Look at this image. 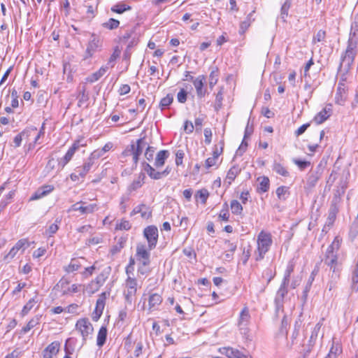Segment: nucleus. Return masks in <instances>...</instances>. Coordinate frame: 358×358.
<instances>
[{
  "instance_id": "nucleus-49",
  "label": "nucleus",
  "mask_w": 358,
  "mask_h": 358,
  "mask_svg": "<svg viewBox=\"0 0 358 358\" xmlns=\"http://www.w3.org/2000/svg\"><path fill=\"white\" fill-rule=\"evenodd\" d=\"M139 42V34L134 35L132 38L129 39L127 44L126 54H130L132 48L137 45Z\"/></svg>"
},
{
  "instance_id": "nucleus-32",
  "label": "nucleus",
  "mask_w": 358,
  "mask_h": 358,
  "mask_svg": "<svg viewBox=\"0 0 358 358\" xmlns=\"http://www.w3.org/2000/svg\"><path fill=\"white\" fill-rule=\"evenodd\" d=\"M241 169L238 166L234 165L228 171L226 181L231 185V182L234 181L236 177L240 173Z\"/></svg>"
},
{
  "instance_id": "nucleus-11",
  "label": "nucleus",
  "mask_w": 358,
  "mask_h": 358,
  "mask_svg": "<svg viewBox=\"0 0 358 358\" xmlns=\"http://www.w3.org/2000/svg\"><path fill=\"white\" fill-rule=\"evenodd\" d=\"M344 79H342L338 84L336 90V93L335 95V102L336 103L343 106L347 100V91L348 89L345 84L343 83Z\"/></svg>"
},
{
  "instance_id": "nucleus-26",
  "label": "nucleus",
  "mask_w": 358,
  "mask_h": 358,
  "mask_svg": "<svg viewBox=\"0 0 358 358\" xmlns=\"http://www.w3.org/2000/svg\"><path fill=\"white\" fill-rule=\"evenodd\" d=\"M143 170L148 173V175L154 180H159L160 177V171H157L152 166H150L148 163L144 162L143 163Z\"/></svg>"
},
{
  "instance_id": "nucleus-58",
  "label": "nucleus",
  "mask_w": 358,
  "mask_h": 358,
  "mask_svg": "<svg viewBox=\"0 0 358 358\" xmlns=\"http://www.w3.org/2000/svg\"><path fill=\"white\" fill-rule=\"evenodd\" d=\"M293 162L297 165L301 170H304L310 166V162L306 160H301L298 159H294Z\"/></svg>"
},
{
  "instance_id": "nucleus-18",
  "label": "nucleus",
  "mask_w": 358,
  "mask_h": 358,
  "mask_svg": "<svg viewBox=\"0 0 358 358\" xmlns=\"http://www.w3.org/2000/svg\"><path fill=\"white\" fill-rule=\"evenodd\" d=\"M105 306V299L99 298L96 301V308L92 315V318L94 321H98L102 315Z\"/></svg>"
},
{
  "instance_id": "nucleus-60",
  "label": "nucleus",
  "mask_w": 358,
  "mask_h": 358,
  "mask_svg": "<svg viewBox=\"0 0 358 358\" xmlns=\"http://www.w3.org/2000/svg\"><path fill=\"white\" fill-rule=\"evenodd\" d=\"M222 100H223V94H222V92L220 90L217 93L216 97H215V110L218 111L222 108Z\"/></svg>"
},
{
  "instance_id": "nucleus-59",
  "label": "nucleus",
  "mask_w": 358,
  "mask_h": 358,
  "mask_svg": "<svg viewBox=\"0 0 358 358\" xmlns=\"http://www.w3.org/2000/svg\"><path fill=\"white\" fill-rule=\"evenodd\" d=\"M56 166L58 167V169H62L60 165V159H55L54 158H51L48 160V163L46 164V169H54L56 168Z\"/></svg>"
},
{
  "instance_id": "nucleus-29",
  "label": "nucleus",
  "mask_w": 358,
  "mask_h": 358,
  "mask_svg": "<svg viewBox=\"0 0 358 358\" xmlns=\"http://www.w3.org/2000/svg\"><path fill=\"white\" fill-rule=\"evenodd\" d=\"M289 188L287 186H280L276 189V195L280 201H285L290 194Z\"/></svg>"
},
{
  "instance_id": "nucleus-51",
  "label": "nucleus",
  "mask_w": 358,
  "mask_h": 358,
  "mask_svg": "<svg viewBox=\"0 0 358 358\" xmlns=\"http://www.w3.org/2000/svg\"><path fill=\"white\" fill-rule=\"evenodd\" d=\"M294 264L292 262H289L284 273L283 279L282 280V282L289 283L290 276L294 271Z\"/></svg>"
},
{
  "instance_id": "nucleus-23",
  "label": "nucleus",
  "mask_w": 358,
  "mask_h": 358,
  "mask_svg": "<svg viewBox=\"0 0 358 358\" xmlns=\"http://www.w3.org/2000/svg\"><path fill=\"white\" fill-rule=\"evenodd\" d=\"M341 244V239L336 236L332 243L328 246L325 256H331V255H337Z\"/></svg>"
},
{
  "instance_id": "nucleus-57",
  "label": "nucleus",
  "mask_w": 358,
  "mask_h": 358,
  "mask_svg": "<svg viewBox=\"0 0 358 358\" xmlns=\"http://www.w3.org/2000/svg\"><path fill=\"white\" fill-rule=\"evenodd\" d=\"M149 265H143V264H139L138 265V274L141 275H148L151 269L148 267Z\"/></svg>"
},
{
  "instance_id": "nucleus-19",
  "label": "nucleus",
  "mask_w": 358,
  "mask_h": 358,
  "mask_svg": "<svg viewBox=\"0 0 358 358\" xmlns=\"http://www.w3.org/2000/svg\"><path fill=\"white\" fill-rule=\"evenodd\" d=\"M331 111V105L326 106L315 116L314 121L318 124L323 123L329 117Z\"/></svg>"
},
{
  "instance_id": "nucleus-14",
  "label": "nucleus",
  "mask_w": 358,
  "mask_h": 358,
  "mask_svg": "<svg viewBox=\"0 0 358 358\" xmlns=\"http://www.w3.org/2000/svg\"><path fill=\"white\" fill-rule=\"evenodd\" d=\"M85 261V259L83 257L73 258L67 266H64V270L67 273L78 271L81 268Z\"/></svg>"
},
{
  "instance_id": "nucleus-46",
  "label": "nucleus",
  "mask_w": 358,
  "mask_h": 358,
  "mask_svg": "<svg viewBox=\"0 0 358 358\" xmlns=\"http://www.w3.org/2000/svg\"><path fill=\"white\" fill-rule=\"evenodd\" d=\"M315 280V273L313 271L308 278V280L307 282V284L304 288V290L303 292V300L306 301L308 296V293L309 292L311 285L313 284V282Z\"/></svg>"
},
{
  "instance_id": "nucleus-41",
  "label": "nucleus",
  "mask_w": 358,
  "mask_h": 358,
  "mask_svg": "<svg viewBox=\"0 0 358 358\" xmlns=\"http://www.w3.org/2000/svg\"><path fill=\"white\" fill-rule=\"evenodd\" d=\"M101 25L106 29L113 30L119 27L120 21L114 18H110L108 21L102 23Z\"/></svg>"
},
{
  "instance_id": "nucleus-61",
  "label": "nucleus",
  "mask_w": 358,
  "mask_h": 358,
  "mask_svg": "<svg viewBox=\"0 0 358 358\" xmlns=\"http://www.w3.org/2000/svg\"><path fill=\"white\" fill-rule=\"evenodd\" d=\"M89 99L88 94L85 93V90L83 88L82 92H80L78 95V106H81L83 104L85 103Z\"/></svg>"
},
{
  "instance_id": "nucleus-24",
  "label": "nucleus",
  "mask_w": 358,
  "mask_h": 358,
  "mask_svg": "<svg viewBox=\"0 0 358 358\" xmlns=\"http://www.w3.org/2000/svg\"><path fill=\"white\" fill-rule=\"evenodd\" d=\"M69 280L65 278H62V279L59 281V282L54 287L50 295H52L55 292L56 294L57 292H60L62 295L64 294V289H67L69 287Z\"/></svg>"
},
{
  "instance_id": "nucleus-6",
  "label": "nucleus",
  "mask_w": 358,
  "mask_h": 358,
  "mask_svg": "<svg viewBox=\"0 0 358 358\" xmlns=\"http://www.w3.org/2000/svg\"><path fill=\"white\" fill-rule=\"evenodd\" d=\"M143 236L147 240L150 250L155 248L158 241V229L154 225H150L143 230Z\"/></svg>"
},
{
  "instance_id": "nucleus-38",
  "label": "nucleus",
  "mask_w": 358,
  "mask_h": 358,
  "mask_svg": "<svg viewBox=\"0 0 358 358\" xmlns=\"http://www.w3.org/2000/svg\"><path fill=\"white\" fill-rule=\"evenodd\" d=\"M321 176L320 171L310 173L307 178V185L309 187H313L316 185L318 180Z\"/></svg>"
},
{
  "instance_id": "nucleus-20",
  "label": "nucleus",
  "mask_w": 358,
  "mask_h": 358,
  "mask_svg": "<svg viewBox=\"0 0 358 358\" xmlns=\"http://www.w3.org/2000/svg\"><path fill=\"white\" fill-rule=\"evenodd\" d=\"M169 157V152L168 150H162L158 152L154 163L155 166L157 168L163 166Z\"/></svg>"
},
{
  "instance_id": "nucleus-5",
  "label": "nucleus",
  "mask_w": 358,
  "mask_h": 358,
  "mask_svg": "<svg viewBox=\"0 0 358 358\" xmlns=\"http://www.w3.org/2000/svg\"><path fill=\"white\" fill-rule=\"evenodd\" d=\"M151 250L144 243H137L135 257L138 263L143 264V265H150Z\"/></svg>"
},
{
  "instance_id": "nucleus-12",
  "label": "nucleus",
  "mask_w": 358,
  "mask_h": 358,
  "mask_svg": "<svg viewBox=\"0 0 358 358\" xmlns=\"http://www.w3.org/2000/svg\"><path fill=\"white\" fill-rule=\"evenodd\" d=\"M85 203V202L83 201L77 202L71 206L70 210L73 211H80L82 215H84L92 213L98 208L96 203H90L87 206H83L82 204Z\"/></svg>"
},
{
  "instance_id": "nucleus-50",
  "label": "nucleus",
  "mask_w": 358,
  "mask_h": 358,
  "mask_svg": "<svg viewBox=\"0 0 358 358\" xmlns=\"http://www.w3.org/2000/svg\"><path fill=\"white\" fill-rule=\"evenodd\" d=\"M338 255H331V256H325L324 263L327 266H334L338 264Z\"/></svg>"
},
{
  "instance_id": "nucleus-13",
  "label": "nucleus",
  "mask_w": 358,
  "mask_h": 358,
  "mask_svg": "<svg viewBox=\"0 0 358 358\" xmlns=\"http://www.w3.org/2000/svg\"><path fill=\"white\" fill-rule=\"evenodd\" d=\"M101 47V41L94 35H92V39L89 41L85 51V59L91 57L96 51Z\"/></svg>"
},
{
  "instance_id": "nucleus-43",
  "label": "nucleus",
  "mask_w": 358,
  "mask_h": 358,
  "mask_svg": "<svg viewBox=\"0 0 358 358\" xmlns=\"http://www.w3.org/2000/svg\"><path fill=\"white\" fill-rule=\"evenodd\" d=\"M352 289L355 291L358 290V261L352 273Z\"/></svg>"
},
{
  "instance_id": "nucleus-53",
  "label": "nucleus",
  "mask_w": 358,
  "mask_h": 358,
  "mask_svg": "<svg viewBox=\"0 0 358 358\" xmlns=\"http://www.w3.org/2000/svg\"><path fill=\"white\" fill-rule=\"evenodd\" d=\"M208 196H209L208 191L206 189H202L198 190L196 192L195 197L196 199L199 198L201 200V203L203 204H205L208 198Z\"/></svg>"
},
{
  "instance_id": "nucleus-55",
  "label": "nucleus",
  "mask_w": 358,
  "mask_h": 358,
  "mask_svg": "<svg viewBox=\"0 0 358 358\" xmlns=\"http://www.w3.org/2000/svg\"><path fill=\"white\" fill-rule=\"evenodd\" d=\"M87 145V141L83 136L79 137L77 140H76L71 148H74V150L77 151L80 148L85 147Z\"/></svg>"
},
{
  "instance_id": "nucleus-54",
  "label": "nucleus",
  "mask_w": 358,
  "mask_h": 358,
  "mask_svg": "<svg viewBox=\"0 0 358 358\" xmlns=\"http://www.w3.org/2000/svg\"><path fill=\"white\" fill-rule=\"evenodd\" d=\"M218 80V69L215 68V69L213 70L209 76V86L210 88H213L214 85H216Z\"/></svg>"
},
{
  "instance_id": "nucleus-8",
  "label": "nucleus",
  "mask_w": 358,
  "mask_h": 358,
  "mask_svg": "<svg viewBox=\"0 0 358 358\" xmlns=\"http://www.w3.org/2000/svg\"><path fill=\"white\" fill-rule=\"evenodd\" d=\"M289 285L288 282H282L280 284L279 289L277 291L275 297V310L278 313L280 310H283V303L284 298L288 293L287 287Z\"/></svg>"
},
{
  "instance_id": "nucleus-47",
  "label": "nucleus",
  "mask_w": 358,
  "mask_h": 358,
  "mask_svg": "<svg viewBox=\"0 0 358 358\" xmlns=\"http://www.w3.org/2000/svg\"><path fill=\"white\" fill-rule=\"evenodd\" d=\"M230 206L232 213L236 215H240L242 213L243 206L237 200H232L231 201Z\"/></svg>"
},
{
  "instance_id": "nucleus-31",
  "label": "nucleus",
  "mask_w": 358,
  "mask_h": 358,
  "mask_svg": "<svg viewBox=\"0 0 358 358\" xmlns=\"http://www.w3.org/2000/svg\"><path fill=\"white\" fill-rule=\"evenodd\" d=\"M60 343L57 341L52 342L46 347V358H52L59 352Z\"/></svg>"
},
{
  "instance_id": "nucleus-62",
  "label": "nucleus",
  "mask_w": 358,
  "mask_h": 358,
  "mask_svg": "<svg viewBox=\"0 0 358 358\" xmlns=\"http://www.w3.org/2000/svg\"><path fill=\"white\" fill-rule=\"evenodd\" d=\"M38 318L31 320L26 326L22 329V332L26 334L38 324Z\"/></svg>"
},
{
  "instance_id": "nucleus-15",
  "label": "nucleus",
  "mask_w": 358,
  "mask_h": 358,
  "mask_svg": "<svg viewBox=\"0 0 358 358\" xmlns=\"http://www.w3.org/2000/svg\"><path fill=\"white\" fill-rule=\"evenodd\" d=\"M220 351L229 358H251L249 355L231 347L223 348Z\"/></svg>"
},
{
  "instance_id": "nucleus-56",
  "label": "nucleus",
  "mask_w": 358,
  "mask_h": 358,
  "mask_svg": "<svg viewBox=\"0 0 358 358\" xmlns=\"http://www.w3.org/2000/svg\"><path fill=\"white\" fill-rule=\"evenodd\" d=\"M357 235H358V222L355 220L350 226L349 236L352 239H354L357 237Z\"/></svg>"
},
{
  "instance_id": "nucleus-1",
  "label": "nucleus",
  "mask_w": 358,
  "mask_h": 358,
  "mask_svg": "<svg viewBox=\"0 0 358 358\" xmlns=\"http://www.w3.org/2000/svg\"><path fill=\"white\" fill-rule=\"evenodd\" d=\"M358 44V21L355 19L351 24L348 46L341 56L339 65L341 71L348 72L353 64L357 54Z\"/></svg>"
},
{
  "instance_id": "nucleus-9",
  "label": "nucleus",
  "mask_w": 358,
  "mask_h": 358,
  "mask_svg": "<svg viewBox=\"0 0 358 358\" xmlns=\"http://www.w3.org/2000/svg\"><path fill=\"white\" fill-rule=\"evenodd\" d=\"M76 328L82 335L83 341H86L94 330L92 324L87 318L78 320L76 324Z\"/></svg>"
},
{
  "instance_id": "nucleus-7",
  "label": "nucleus",
  "mask_w": 358,
  "mask_h": 358,
  "mask_svg": "<svg viewBox=\"0 0 358 358\" xmlns=\"http://www.w3.org/2000/svg\"><path fill=\"white\" fill-rule=\"evenodd\" d=\"M125 286L127 290L124 292V299L126 302L131 305L137 292V280L129 275L126 280Z\"/></svg>"
},
{
  "instance_id": "nucleus-30",
  "label": "nucleus",
  "mask_w": 358,
  "mask_h": 358,
  "mask_svg": "<svg viewBox=\"0 0 358 358\" xmlns=\"http://www.w3.org/2000/svg\"><path fill=\"white\" fill-rule=\"evenodd\" d=\"M138 34L136 31L135 27L128 29L121 36H120V43L122 44H126L129 39L132 38L133 36H134V35Z\"/></svg>"
},
{
  "instance_id": "nucleus-4",
  "label": "nucleus",
  "mask_w": 358,
  "mask_h": 358,
  "mask_svg": "<svg viewBox=\"0 0 358 358\" xmlns=\"http://www.w3.org/2000/svg\"><path fill=\"white\" fill-rule=\"evenodd\" d=\"M30 246V242L27 238L20 239L10 251L4 255L3 261L10 263L15 257H18L23 254L26 249Z\"/></svg>"
},
{
  "instance_id": "nucleus-63",
  "label": "nucleus",
  "mask_w": 358,
  "mask_h": 358,
  "mask_svg": "<svg viewBox=\"0 0 358 358\" xmlns=\"http://www.w3.org/2000/svg\"><path fill=\"white\" fill-rule=\"evenodd\" d=\"M187 98V93L183 88L180 89L177 94V100L179 103H184L186 102Z\"/></svg>"
},
{
  "instance_id": "nucleus-39",
  "label": "nucleus",
  "mask_w": 358,
  "mask_h": 358,
  "mask_svg": "<svg viewBox=\"0 0 358 358\" xmlns=\"http://www.w3.org/2000/svg\"><path fill=\"white\" fill-rule=\"evenodd\" d=\"M250 316L249 313V310L248 308L245 307L240 314V320L238 324L242 328V327L246 326L248 322L249 321Z\"/></svg>"
},
{
  "instance_id": "nucleus-36",
  "label": "nucleus",
  "mask_w": 358,
  "mask_h": 358,
  "mask_svg": "<svg viewBox=\"0 0 358 358\" xmlns=\"http://www.w3.org/2000/svg\"><path fill=\"white\" fill-rule=\"evenodd\" d=\"M76 151L74 150V148H69L65 155L60 159V165L62 168H64L72 159Z\"/></svg>"
},
{
  "instance_id": "nucleus-2",
  "label": "nucleus",
  "mask_w": 358,
  "mask_h": 358,
  "mask_svg": "<svg viewBox=\"0 0 358 358\" xmlns=\"http://www.w3.org/2000/svg\"><path fill=\"white\" fill-rule=\"evenodd\" d=\"M273 244L272 235L270 232L261 231L257 238V250L255 251V260L261 261L269 251Z\"/></svg>"
},
{
  "instance_id": "nucleus-16",
  "label": "nucleus",
  "mask_w": 358,
  "mask_h": 358,
  "mask_svg": "<svg viewBox=\"0 0 358 358\" xmlns=\"http://www.w3.org/2000/svg\"><path fill=\"white\" fill-rule=\"evenodd\" d=\"M147 145L144 138L137 140L136 144L134 143V163L136 166L138 162L139 156L142 154L144 147Z\"/></svg>"
},
{
  "instance_id": "nucleus-64",
  "label": "nucleus",
  "mask_w": 358,
  "mask_h": 358,
  "mask_svg": "<svg viewBox=\"0 0 358 358\" xmlns=\"http://www.w3.org/2000/svg\"><path fill=\"white\" fill-rule=\"evenodd\" d=\"M325 36H326L325 31L320 29L313 36V43H315L317 42H321L324 39Z\"/></svg>"
},
{
  "instance_id": "nucleus-45",
  "label": "nucleus",
  "mask_w": 358,
  "mask_h": 358,
  "mask_svg": "<svg viewBox=\"0 0 358 358\" xmlns=\"http://www.w3.org/2000/svg\"><path fill=\"white\" fill-rule=\"evenodd\" d=\"M273 170L278 174L287 177L289 176V172L287 169L280 163L275 162L273 166Z\"/></svg>"
},
{
  "instance_id": "nucleus-42",
  "label": "nucleus",
  "mask_w": 358,
  "mask_h": 358,
  "mask_svg": "<svg viewBox=\"0 0 358 358\" xmlns=\"http://www.w3.org/2000/svg\"><path fill=\"white\" fill-rule=\"evenodd\" d=\"M173 101V97L171 94H167L165 97L162 98L159 102V107L161 110L168 108Z\"/></svg>"
},
{
  "instance_id": "nucleus-33",
  "label": "nucleus",
  "mask_w": 358,
  "mask_h": 358,
  "mask_svg": "<svg viewBox=\"0 0 358 358\" xmlns=\"http://www.w3.org/2000/svg\"><path fill=\"white\" fill-rule=\"evenodd\" d=\"M107 338V329L106 327H101L98 332L96 345L99 347L103 346Z\"/></svg>"
},
{
  "instance_id": "nucleus-48",
  "label": "nucleus",
  "mask_w": 358,
  "mask_h": 358,
  "mask_svg": "<svg viewBox=\"0 0 358 358\" xmlns=\"http://www.w3.org/2000/svg\"><path fill=\"white\" fill-rule=\"evenodd\" d=\"M329 268V277L333 278L334 279L340 278V273L341 271V266L339 264L328 266Z\"/></svg>"
},
{
  "instance_id": "nucleus-10",
  "label": "nucleus",
  "mask_w": 358,
  "mask_h": 358,
  "mask_svg": "<svg viewBox=\"0 0 358 358\" xmlns=\"http://www.w3.org/2000/svg\"><path fill=\"white\" fill-rule=\"evenodd\" d=\"M206 80V78L204 75H200L196 78L193 76L189 78V81L192 82L196 92V95L199 99L204 97L207 92V90L203 88Z\"/></svg>"
},
{
  "instance_id": "nucleus-34",
  "label": "nucleus",
  "mask_w": 358,
  "mask_h": 358,
  "mask_svg": "<svg viewBox=\"0 0 358 358\" xmlns=\"http://www.w3.org/2000/svg\"><path fill=\"white\" fill-rule=\"evenodd\" d=\"M292 5V0H285L280 8V17L283 22H286L288 16V11Z\"/></svg>"
},
{
  "instance_id": "nucleus-25",
  "label": "nucleus",
  "mask_w": 358,
  "mask_h": 358,
  "mask_svg": "<svg viewBox=\"0 0 358 358\" xmlns=\"http://www.w3.org/2000/svg\"><path fill=\"white\" fill-rule=\"evenodd\" d=\"M94 163L92 162L91 159L87 158L86 162L83 164L82 166L77 167L76 169L78 172V174L80 176L81 178H84L85 176L87 175V173L90 171L92 169V165Z\"/></svg>"
},
{
  "instance_id": "nucleus-40",
  "label": "nucleus",
  "mask_w": 358,
  "mask_h": 358,
  "mask_svg": "<svg viewBox=\"0 0 358 358\" xmlns=\"http://www.w3.org/2000/svg\"><path fill=\"white\" fill-rule=\"evenodd\" d=\"M136 208L138 210V213H141L143 218L148 219L151 217L152 213L149 210V208L145 204L141 203L136 206Z\"/></svg>"
},
{
  "instance_id": "nucleus-44",
  "label": "nucleus",
  "mask_w": 358,
  "mask_h": 358,
  "mask_svg": "<svg viewBox=\"0 0 358 358\" xmlns=\"http://www.w3.org/2000/svg\"><path fill=\"white\" fill-rule=\"evenodd\" d=\"M45 196V185L41 186L29 199V201L41 199Z\"/></svg>"
},
{
  "instance_id": "nucleus-37",
  "label": "nucleus",
  "mask_w": 358,
  "mask_h": 358,
  "mask_svg": "<svg viewBox=\"0 0 358 358\" xmlns=\"http://www.w3.org/2000/svg\"><path fill=\"white\" fill-rule=\"evenodd\" d=\"M76 151L74 150V148H69L65 155L60 159V165L62 168H64L72 159Z\"/></svg>"
},
{
  "instance_id": "nucleus-22",
  "label": "nucleus",
  "mask_w": 358,
  "mask_h": 358,
  "mask_svg": "<svg viewBox=\"0 0 358 358\" xmlns=\"http://www.w3.org/2000/svg\"><path fill=\"white\" fill-rule=\"evenodd\" d=\"M341 244V239L336 236L332 243L328 246L325 256H331V255H337Z\"/></svg>"
},
{
  "instance_id": "nucleus-27",
  "label": "nucleus",
  "mask_w": 358,
  "mask_h": 358,
  "mask_svg": "<svg viewBox=\"0 0 358 358\" xmlns=\"http://www.w3.org/2000/svg\"><path fill=\"white\" fill-rule=\"evenodd\" d=\"M162 302V297L160 294L157 293L151 294L148 299L149 308H155L159 306Z\"/></svg>"
},
{
  "instance_id": "nucleus-21",
  "label": "nucleus",
  "mask_w": 358,
  "mask_h": 358,
  "mask_svg": "<svg viewBox=\"0 0 358 358\" xmlns=\"http://www.w3.org/2000/svg\"><path fill=\"white\" fill-rule=\"evenodd\" d=\"M145 178V176L144 173H141L137 178V179L134 180L127 187V191L129 193H131L132 192L136 191L140 187L143 186L144 184V180Z\"/></svg>"
},
{
  "instance_id": "nucleus-17",
  "label": "nucleus",
  "mask_w": 358,
  "mask_h": 358,
  "mask_svg": "<svg viewBox=\"0 0 358 358\" xmlns=\"http://www.w3.org/2000/svg\"><path fill=\"white\" fill-rule=\"evenodd\" d=\"M258 186L257 187V192L262 194L267 192L270 188V180L267 176H259L257 179Z\"/></svg>"
},
{
  "instance_id": "nucleus-35",
  "label": "nucleus",
  "mask_w": 358,
  "mask_h": 358,
  "mask_svg": "<svg viewBox=\"0 0 358 358\" xmlns=\"http://www.w3.org/2000/svg\"><path fill=\"white\" fill-rule=\"evenodd\" d=\"M322 325V324L320 322H318V323H317L315 325V327H314V328H313V331L311 332V335L310 336V339H309V341H308L309 347H313L314 345V344L315 343V341H316V339H317V338L318 336V334H319V332L320 331Z\"/></svg>"
},
{
  "instance_id": "nucleus-28",
  "label": "nucleus",
  "mask_w": 358,
  "mask_h": 358,
  "mask_svg": "<svg viewBox=\"0 0 358 358\" xmlns=\"http://www.w3.org/2000/svg\"><path fill=\"white\" fill-rule=\"evenodd\" d=\"M111 11L117 14H122L126 11H129L131 10V7L125 3L121 1L113 5L111 8Z\"/></svg>"
},
{
  "instance_id": "nucleus-3",
  "label": "nucleus",
  "mask_w": 358,
  "mask_h": 358,
  "mask_svg": "<svg viewBox=\"0 0 358 358\" xmlns=\"http://www.w3.org/2000/svg\"><path fill=\"white\" fill-rule=\"evenodd\" d=\"M45 128V121H43L41 124V130L38 132L37 129L34 127H31L29 128H27L20 134H17L13 140V142L15 143V147H19L21 145V142L22 141V138H28L31 136H32L34 139V143H37L38 139L40 138L41 136L43 134V130Z\"/></svg>"
},
{
  "instance_id": "nucleus-52",
  "label": "nucleus",
  "mask_w": 358,
  "mask_h": 358,
  "mask_svg": "<svg viewBox=\"0 0 358 358\" xmlns=\"http://www.w3.org/2000/svg\"><path fill=\"white\" fill-rule=\"evenodd\" d=\"M125 240L122 238H120L118 242L110 248V253L114 255L120 252L124 247Z\"/></svg>"
}]
</instances>
